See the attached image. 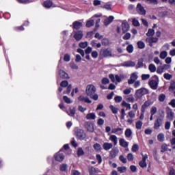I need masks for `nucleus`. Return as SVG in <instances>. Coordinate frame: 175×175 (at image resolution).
<instances>
[{"instance_id": "f257e3e1", "label": "nucleus", "mask_w": 175, "mask_h": 175, "mask_svg": "<svg viewBox=\"0 0 175 175\" xmlns=\"http://www.w3.org/2000/svg\"><path fill=\"white\" fill-rule=\"evenodd\" d=\"M96 92V88L94 85H88L86 87V95L90 96V99L93 100H98L99 95L95 94Z\"/></svg>"}, {"instance_id": "f03ea898", "label": "nucleus", "mask_w": 175, "mask_h": 175, "mask_svg": "<svg viewBox=\"0 0 175 175\" xmlns=\"http://www.w3.org/2000/svg\"><path fill=\"white\" fill-rule=\"evenodd\" d=\"M113 57V51L111 48H103L100 51V58H109Z\"/></svg>"}, {"instance_id": "7ed1b4c3", "label": "nucleus", "mask_w": 175, "mask_h": 175, "mask_svg": "<svg viewBox=\"0 0 175 175\" xmlns=\"http://www.w3.org/2000/svg\"><path fill=\"white\" fill-rule=\"evenodd\" d=\"M75 136L79 140H85L87 137V133H85V131L82 129L77 128L75 129Z\"/></svg>"}, {"instance_id": "20e7f679", "label": "nucleus", "mask_w": 175, "mask_h": 175, "mask_svg": "<svg viewBox=\"0 0 175 175\" xmlns=\"http://www.w3.org/2000/svg\"><path fill=\"white\" fill-rule=\"evenodd\" d=\"M152 79H153L149 81L148 84L152 90H157L158 84L159 83V77H158L157 75H154L152 77Z\"/></svg>"}, {"instance_id": "39448f33", "label": "nucleus", "mask_w": 175, "mask_h": 175, "mask_svg": "<svg viewBox=\"0 0 175 175\" xmlns=\"http://www.w3.org/2000/svg\"><path fill=\"white\" fill-rule=\"evenodd\" d=\"M64 151V149H60V150L55 154V159L57 162H62L65 159V155L64 153H62Z\"/></svg>"}, {"instance_id": "423d86ee", "label": "nucleus", "mask_w": 175, "mask_h": 175, "mask_svg": "<svg viewBox=\"0 0 175 175\" xmlns=\"http://www.w3.org/2000/svg\"><path fill=\"white\" fill-rule=\"evenodd\" d=\"M136 10H137V13L139 14H140L141 16H146V14L147 13V12L144 10V7H143V5H142V4L140 3H139L137 5Z\"/></svg>"}, {"instance_id": "0eeeda50", "label": "nucleus", "mask_w": 175, "mask_h": 175, "mask_svg": "<svg viewBox=\"0 0 175 175\" xmlns=\"http://www.w3.org/2000/svg\"><path fill=\"white\" fill-rule=\"evenodd\" d=\"M83 36H84V34L83 33V31L79 30V31H75L73 38L74 39H75L77 42H80V40L83 39Z\"/></svg>"}, {"instance_id": "6e6552de", "label": "nucleus", "mask_w": 175, "mask_h": 175, "mask_svg": "<svg viewBox=\"0 0 175 175\" xmlns=\"http://www.w3.org/2000/svg\"><path fill=\"white\" fill-rule=\"evenodd\" d=\"M147 94H148V90L144 88L138 89L135 92V95H137V96H143V95H147Z\"/></svg>"}, {"instance_id": "1a4fd4ad", "label": "nucleus", "mask_w": 175, "mask_h": 175, "mask_svg": "<svg viewBox=\"0 0 175 175\" xmlns=\"http://www.w3.org/2000/svg\"><path fill=\"white\" fill-rule=\"evenodd\" d=\"M84 125L88 132H90L91 133H92L94 131H95V129L94 128V124H92V122H85Z\"/></svg>"}, {"instance_id": "9d476101", "label": "nucleus", "mask_w": 175, "mask_h": 175, "mask_svg": "<svg viewBox=\"0 0 175 175\" xmlns=\"http://www.w3.org/2000/svg\"><path fill=\"white\" fill-rule=\"evenodd\" d=\"M139 79V76H137V72H133L131 75L129 79H128V84H133L135 81H136Z\"/></svg>"}, {"instance_id": "9b49d317", "label": "nucleus", "mask_w": 175, "mask_h": 175, "mask_svg": "<svg viewBox=\"0 0 175 175\" xmlns=\"http://www.w3.org/2000/svg\"><path fill=\"white\" fill-rule=\"evenodd\" d=\"M163 120L161 118H157V120L154 121V129L158 130L159 127L162 125V122Z\"/></svg>"}, {"instance_id": "f8f14e48", "label": "nucleus", "mask_w": 175, "mask_h": 175, "mask_svg": "<svg viewBox=\"0 0 175 175\" xmlns=\"http://www.w3.org/2000/svg\"><path fill=\"white\" fill-rule=\"evenodd\" d=\"M124 129L120 127H117L112 129L111 133H115V135H118V136H120V135H122L124 133Z\"/></svg>"}, {"instance_id": "ddd939ff", "label": "nucleus", "mask_w": 175, "mask_h": 175, "mask_svg": "<svg viewBox=\"0 0 175 175\" xmlns=\"http://www.w3.org/2000/svg\"><path fill=\"white\" fill-rule=\"evenodd\" d=\"M151 105H152V102H151V100H148L145 101L142 106L141 110H144V111H146V109L150 107Z\"/></svg>"}, {"instance_id": "4468645a", "label": "nucleus", "mask_w": 175, "mask_h": 175, "mask_svg": "<svg viewBox=\"0 0 175 175\" xmlns=\"http://www.w3.org/2000/svg\"><path fill=\"white\" fill-rule=\"evenodd\" d=\"M78 100L80 102H85V103H92V101L90 100V98L85 97L84 96H79Z\"/></svg>"}, {"instance_id": "2eb2a0df", "label": "nucleus", "mask_w": 175, "mask_h": 175, "mask_svg": "<svg viewBox=\"0 0 175 175\" xmlns=\"http://www.w3.org/2000/svg\"><path fill=\"white\" fill-rule=\"evenodd\" d=\"M129 28H130V26L128 22L122 23V29L123 33H126V32H128L129 31Z\"/></svg>"}, {"instance_id": "dca6fc26", "label": "nucleus", "mask_w": 175, "mask_h": 175, "mask_svg": "<svg viewBox=\"0 0 175 175\" xmlns=\"http://www.w3.org/2000/svg\"><path fill=\"white\" fill-rule=\"evenodd\" d=\"M83 27V23L79 21H75L72 23V28L73 29L79 30L80 28Z\"/></svg>"}, {"instance_id": "f3484780", "label": "nucleus", "mask_w": 175, "mask_h": 175, "mask_svg": "<svg viewBox=\"0 0 175 175\" xmlns=\"http://www.w3.org/2000/svg\"><path fill=\"white\" fill-rule=\"evenodd\" d=\"M103 147L105 151H109V150L113 148V144L105 142L103 144Z\"/></svg>"}, {"instance_id": "a211bd4d", "label": "nucleus", "mask_w": 175, "mask_h": 175, "mask_svg": "<svg viewBox=\"0 0 175 175\" xmlns=\"http://www.w3.org/2000/svg\"><path fill=\"white\" fill-rule=\"evenodd\" d=\"M53 3L51 0H46V1H44V6L46 9H50V8H51V6H53Z\"/></svg>"}, {"instance_id": "6ab92c4d", "label": "nucleus", "mask_w": 175, "mask_h": 175, "mask_svg": "<svg viewBox=\"0 0 175 175\" xmlns=\"http://www.w3.org/2000/svg\"><path fill=\"white\" fill-rule=\"evenodd\" d=\"M59 75L62 79H69V75L62 70L59 71Z\"/></svg>"}, {"instance_id": "aec40b11", "label": "nucleus", "mask_w": 175, "mask_h": 175, "mask_svg": "<svg viewBox=\"0 0 175 175\" xmlns=\"http://www.w3.org/2000/svg\"><path fill=\"white\" fill-rule=\"evenodd\" d=\"M143 62H144V59L143 58L139 59L136 65V68L139 69L140 68H143V66H144V64Z\"/></svg>"}, {"instance_id": "412c9836", "label": "nucleus", "mask_w": 175, "mask_h": 175, "mask_svg": "<svg viewBox=\"0 0 175 175\" xmlns=\"http://www.w3.org/2000/svg\"><path fill=\"white\" fill-rule=\"evenodd\" d=\"M119 143L120 146H121V147H124V148H126V147H128V142L125 141L123 138H121L119 140Z\"/></svg>"}, {"instance_id": "4be33fe9", "label": "nucleus", "mask_w": 175, "mask_h": 175, "mask_svg": "<svg viewBox=\"0 0 175 175\" xmlns=\"http://www.w3.org/2000/svg\"><path fill=\"white\" fill-rule=\"evenodd\" d=\"M174 117V113L172 111V110L167 111V118L170 120V121H173V118Z\"/></svg>"}, {"instance_id": "5701e85b", "label": "nucleus", "mask_w": 175, "mask_h": 175, "mask_svg": "<svg viewBox=\"0 0 175 175\" xmlns=\"http://www.w3.org/2000/svg\"><path fill=\"white\" fill-rule=\"evenodd\" d=\"M109 140H111V142L113 143L114 146H117V144L118 143V140L117 139V136L114 135H110Z\"/></svg>"}, {"instance_id": "b1692460", "label": "nucleus", "mask_w": 175, "mask_h": 175, "mask_svg": "<svg viewBox=\"0 0 175 175\" xmlns=\"http://www.w3.org/2000/svg\"><path fill=\"white\" fill-rule=\"evenodd\" d=\"M93 148L96 152H100V151H102V146H100V145L98 143L94 144Z\"/></svg>"}, {"instance_id": "393cba45", "label": "nucleus", "mask_w": 175, "mask_h": 175, "mask_svg": "<svg viewBox=\"0 0 175 175\" xmlns=\"http://www.w3.org/2000/svg\"><path fill=\"white\" fill-rule=\"evenodd\" d=\"M94 24H95V21H94V19L91 18L90 20L87 21L86 27H87V28H91V27H94Z\"/></svg>"}, {"instance_id": "a878e982", "label": "nucleus", "mask_w": 175, "mask_h": 175, "mask_svg": "<svg viewBox=\"0 0 175 175\" xmlns=\"http://www.w3.org/2000/svg\"><path fill=\"white\" fill-rule=\"evenodd\" d=\"M85 118L87 120H95L96 116L95 115V113H90L86 115Z\"/></svg>"}, {"instance_id": "bb28decb", "label": "nucleus", "mask_w": 175, "mask_h": 175, "mask_svg": "<svg viewBox=\"0 0 175 175\" xmlns=\"http://www.w3.org/2000/svg\"><path fill=\"white\" fill-rule=\"evenodd\" d=\"M68 116H70V117H75V115L76 114V108L73 107L70 108L69 109V112H68Z\"/></svg>"}, {"instance_id": "cd10ccee", "label": "nucleus", "mask_w": 175, "mask_h": 175, "mask_svg": "<svg viewBox=\"0 0 175 175\" xmlns=\"http://www.w3.org/2000/svg\"><path fill=\"white\" fill-rule=\"evenodd\" d=\"M154 35H155V30L154 29H148L146 36L150 38V36H154Z\"/></svg>"}, {"instance_id": "c85d7f7f", "label": "nucleus", "mask_w": 175, "mask_h": 175, "mask_svg": "<svg viewBox=\"0 0 175 175\" xmlns=\"http://www.w3.org/2000/svg\"><path fill=\"white\" fill-rule=\"evenodd\" d=\"M109 156L112 159H113V158H116L117 157V150L116 149H112L110 151Z\"/></svg>"}, {"instance_id": "c756f323", "label": "nucleus", "mask_w": 175, "mask_h": 175, "mask_svg": "<svg viewBox=\"0 0 175 175\" xmlns=\"http://www.w3.org/2000/svg\"><path fill=\"white\" fill-rule=\"evenodd\" d=\"M122 106H124V107H126V110H131V104L127 103L125 100H123L122 102Z\"/></svg>"}, {"instance_id": "7c9ffc66", "label": "nucleus", "mask_w": 175, "mask_h": 175, "mask_svg": "<svg viewBox=\"0 0 175 175\" xmlns=\"http://www.w3.org/2000/svg\"><path fill=\"white\" fill-rule=\"evenodd\" d=\"M124 135L126 137H131L132 136V130L131 129H126Z\"/></svg>"}, {"instance_id": "2f4dec72", "label": "nucleus", "mask_w": 175, "mask_h": 175, "mask_svg": "<svg viewBox=\"0 0 175 175\" xmlns=\"http://www.w3.org/2000/svg\"><path fill=\"white\" fill-rule=\"evenodd\" d=\"M138 46V49H140L141 50H143L144 47H146V44L143 41H138L137 43Z\"/></svg>"}, {"instance_id": "473e14b6", "label": "nucleus", "mask_w": 175, "mask_h": 175, "mask_svg": "<svg viewBox=\"0 0 175 175\" xmlns=\"http://www.w3.org/2000/svg\"><path fill=\"white\" fill-rule=\"evenodd\" d=\"M148 68L150 72H151L152 73H154V72H157V67L153 64H150Z\"/></svg>"}, {"instance_id": "72a5a7b5", "label": "nucleus", "mask_w": 175, "mask_h": 175, "mask_svg": "<svg viewBox=\"0 0 175 175\" xmlns=\"http://www.w3.org/2000/svg\"><path fill=\"white\" fill-rule=\"evenodd\" d=\"M157 140H159L161 142H165V135L163 133H159L157 135Z\"/></svg>"}, {"instance_id": "f704fd0d", "label": "nucleus", "mask_w": 175, "mask_h": 175, "mask_svg": "<svg viewBox=\"0 0 175 175\" xmlns=\"http://www.w3.org/2000/svg\"><path fill=\"white\" fill-rule=\"evenodd\" d=\"M110 42L109 41V39L107 38H103L101 40V44L102 46H109Z\"/></svg>"}, {"instance_id": "c9c22d12", "label": "nucleus", "mask_w": 175, "mask_h": 175, "mask_svg": "<svg viewBox=\"0 0 175 175\" xmlns=\"http://www.w3.org/2000/svg\"><path fill=\"white\" fill-rule=\"evenodd\" d=\"M109 109L111 110L113 114H117L118 113V108H116L113 105H110Z\"/></svg>"}, {"instance_id": "e433bc0d", "label": "nucleus", "mask_w": 175, "mask_h": 175, "mask_svg": "<svg viewBox=\"0 0 175 175\" xmlns=\"http://www.w3.org/2000/svg\"><path fill=\"white\" fill-rule=\"evenodd\" d=\"M142 126H143V122H142L141 120H138L136 123H135V127L137 129H142Z\"/></svg>"}, {"instance_id": "4c0bfd02", "label": "nucleus", "mask_w": 175, "mask_h": 175, "mask_svg": "<svg viewBox=\"0 0 175 175\" xmlns=\"http://www.w3.org/2000/svg\"><path fill=\"white\" fill-rule=\"evenodd\" d=\"M85 152L83 150V148H79L77 150V156L78 157H82V155H84Z\"/></svg>"}, {"instance_id": "58836bf2", "label": "nucleus", "mask_w": 175, "mask_h": 175, "mask_svg": "<svg viewBox=\"0 0 175 175\" xmlns=\"http://www.w3.org/2000/svg\"><path fill=\"white\" fill-rule=\"evenodd\" d=\"M167 57V52L164 51H162L160 53V58L161 59H165V58H166Z\"/></svg>"}, {"instance_id": "ea45409f", "label": "nucleus", "mask_w": 175, "mask_h": 175, "mask_svg": "<svg viewBox=\"0 0 175 175\" xmlns=\"http://www.w3.org/2000/svg\"><path fill=\"white\" fill-rule=\"evenodd\" d=\"M114 100H115L116 103H120L122 102V96H116L114 98Z\"/></svg>"}, {"instance_id": "a19ab883", "label": "nucleus", "mask_w": 175, "mask_h": 175, "mask_svg": "<svg viewBox=\"0 0 175 175\" xmlns=\"http://www.w3.org/2000/svg\"><path fill=\"white\" fill-rule=\"evenodd\" d=\"M118 172H119L120 173H125V172H126V167L125 166L118 167Z\"/></svg>"}, {"instance_id": "79ce46f5", "label": "nucleus", "mask_w": 175, "mask_h": 175, "mask_svg": "<svg viewBox=\"0 0 175 175\" xmlns=\"http://www.w3.org/2000/svg\"><path fill=\"white\" fill-rule=\"evenodd\" d=\"M135 65H136V64H135V62H126L124 64V66H127V67L135 66Z\"/></svg>"}, {"instance_id": "37998d69", "label": "nucleus", "mask_w": 175, "mask_h": 175, "mask_svg": "<svg viewBox=\"0 0 175 175\" xmlns=\"http://www.w3.org/2000/svg\"><path fill=\"white\" fill-rule=\"evenodd\" d=\"M165 99H166V95L164 94H161L159 96V102H165Z\"/></svg>"}, {"instance_id": "c03bdc74", "label": "nucleus", "mask_w": 175, "mask_h": 175, "mask_svg": "<svg viewBox=\"0 0 175 175\" xmlns=\"http://www.w3.org/2000/svg\"><path fill=\"white\" fill-rule=\"evenodd\" d=\"M99 23H100V18H98V19H97V20L96 21V25H95V27H94V32L96 31H98V28H99V27H100Z\"/></svg>"}, {"instance_id": "a18cd8bd", "label": "nucleus", "mask_w": 175, "mask_h": 175, "mask_svg": "<svg viewBox=\"0 0 175 175\" xmlns=\"http://www.w3.org/2000/svg\"><path fill=\"white\" fill-rule=\"evenodd\" d=\"M61 87L65 88L69 85V82L68 81H62L60 83Z\"/></svg>"}, {"instance_id": "49530a36", "label": "nucleus", "mask_w": 175, "mask_h": 175, "mask_svg": "<svg viewBox=\"0 0 175 175\" xmlns=\"http://www.w3.org/2000/svg\"><path fill=\"white\" fill-rule=\"evenodd\" d=\"M166 151H167V144H163L161 146V152H166Z\"/></svg>"}, {"instance_id": "de8ad7c7", "label": "nucleus", "mask_w": 175, "mask_h": 175, "mask_svg": "<svg viewBox=\"0 0 175 175\" xmlns=\"http://www.w3.org/2000/svg\"><path fill=\"white\" fill-rule=\"evenodd\" d=\"M71 91H72V85H68L66 89V91H64V94H67V95H69Z\"/></svg>"}, {"instance_id": "09e8293b", "label": "nucleus", "mask_w": 175, "mask_h": 175, "mask_svg": "<svg viewBox=\"0 0 175 175\" xmlns=\"http://www.w3.org/2000/svg\"><path fill=\"white\" fill-rule=\"evenodd\" d=\"M101 83L104 85L109 84L110 83V80L107 77H104L103 78Z\"/></svg>"}, {"instance_id": "8fccbe9b", "label": "nucleus", "mask_w": 175, "mask_h": 175, "mask_svg": "<svg viewBox=\"0 0 175 175\" xmlns=\"http://www.w3.org/2000/svg\"><path fill=\"white\" fill-rule=\"evenodd\" d=\"M124 40H129L131 39V33H126L122 37Z\"/></svg>"}, {"instance_id": "3c124183", "label": "nucleus", "mask_w": 175, "mask_h": 175, "mask_svg": "<svg viewBox=\"0 0 175 175\" xmlns=\"http://www.w3.org/2000/svg\"><path fill=\"white\" fill-rule=\"evenodd\" d=\"M139 150V145L137 144H134L133 146H132V148H131V151L133 152H136V151H138Z\"/></svg>"}, {"instance_id": "603ef678", "label": "nucleus", "mask_w": 175, "mask_h": 175, "mask_svg": "<svg viewBox=\"0 0 175 175\" xmlns=\"http://www.w3.org/2000/svg\"><path fill=\"white\" fill-rule=\"evenodd\" d=\"M148 3H150L152 5H158L159 2H158V0H146Z\"/></svg>"}, {"instance_id": "864d4df0", "label": "nucleus", "mask_w": 175, "mask_h": 175, "mask_svg": "<svg viewBox=\"0 0 175 175\" xmlns=\"http://www.w3.org/2000/svg\"><path fill=\"white\" fill-rule=\"evenodd\" d=\"M126 51H127L128 53H133V45L129 44V46H127V47H126Z\"/></svg>"}, {"instance_id": "5fc2aeb1", "label": "nucleus", "mask_w": 175, "mask_h": 175, "mask_svg": "<svg viewBox=\"0 0 175 175\" xmlns=\"http://www.w3.org/2000/svg\"><path fill=\"white\" fill-rule=\"evenodd\" d=\"M89 173L90 175L95 174L96 173V169L94 167L89 168Z\"/></svg>"}, {"instance_id": "6e6d98bb", "label": "nucleus", "mask_w": 175, "mask_h": 175, "mask_svg": "<svg viewBox=\"0 0 175 175\" xmlns=\"http://www.w3.org/2000/svg\"><path fill=\"white\" fill-rule=\"evenodd\" d=\"M163 77H164V79H165V80H170L172 79V77H173V75H172L169 73H165L163 75Z\"/></svg>"}, {"instance_id": "4d7b16f0", "label": "nucleus", "mask_w": 175, "mask_h": 175, "mask_svg": "<svg viewBox=\"0 0 175 175\" xmlns=\"http://www.w3.org/2000/svg\"><path fill=\"white\" fill-rule=\"evenodd\" d=\"M94 38L96 39H98V40H101V39H103V36L100 35V33H99L98 32L96 33V34L94 35Z\"/></svg>"}, {"instance_id": "13d9d810", "label": "nucleus", "mask_w": 175, "mask_h": 175, "mask_svg": "<svg viewBox=\"0 0 175 175\" xmlns=\"http://www.w3.org/2000/svg\"><path fill=\"white\" fill-rule=\"evenodd\" d=\"M132 23L134 27H140V23H139V21L137 19H133Z\"/></svg>"}, {"instance_id": "bf43d9fd", "label": "nucleus", "mask_w": 175, "mask_h": 175, "mask_svg": "<svg viewBox=\"0 0 175 175\" xmlns=\"http://www.w3.org/2000/svg\"><path fill=\"white\" fill-rule=\"evenodd\" d=\"M157 107H152L151 109H150V114L152 116H154L157 113Z\"/></svg>"}, {"instance_id": "052dcab7", "label": "nucleus", "mask_w": 175, "mask_h": 175, "mask_svg": "<svg viewBox=\"0 0 175 175\" xmlns=\"http://www.w3.org/2000/svg\"><path fill=\"white\" fill-rule=\"evenodd\" d=\"M64 61L66 62H69L70 61V55L66 53L64 55Z\"/></svg>"}, {"instance_id": "680f3d73", "label": "nucleus", "mask_w": 175, "mask_h": 175, "mask_svg": "<svg viewBox=\"0 0 175 175\" xmlns=\"http://www.w3.org/2000/svg\"><path fill=\"white\" fill-rule=\"evenodd\" d=\"M163 68H162V66H160L159 67H157V73H158L159 75H162V73H163Z\"/></svg>"}, {"instance_id": "e2e57ef3", "label": "nucleus", "mask_w": 175, "mask_h": 175, "mask_svg": "<svg viewBox=\"0 0 175 175\" xmlns=\"http://www.w3.org/2000/svg\"><path fill=\"white\" fill-rule=\"evenodd\" d=\"M87 46H88V42H87L79 43V47H81V49H85V47H87Z\"/></svg>"}, {"instance_id": "0e129e2a", "label": "nucleus", "mask_w": 175, "mask_h": 175, "mask_svg": "<svg viewBox=\"0 0 175 175\" xmlns=\"http://www.w3.org/2000/svg\"><path fill=\"white\" fill-rule=\"evenodd\" d=\"M96 159L98 161V165H100V163H102V156H100V154H96Z\"/></svg>"}, {"instance_id": "69168bd1", "label": "nucleus", "mask_w": 175, "mask_h": 175, "mask_svg": "<svg viewBox=\"0 0 175 175\" xmlns=\"http://www.w3.org/2000/svg\"><path fill=\"white\" fill-rule=\"evenodd\" d=\"M139 165L142 167H147V163H146V161H144L143 160L139 161Z\"/></svg>"}, {"instance_id": "338daca9", "label": "nucleus", "mask_w": 175, "mask_h": 175, "mask_svg": "<svg viewBox=\"0 0 175 175\" xmlns=\"http://www.w3.org/2000/svg\"><path fill=\"white\" fill-rule=\"evenodd\" d=\"M133 154L132 153H129L127 154V159L129 162L133 161Z\"/></svg>"}, {"instance_id": "774afa93", "label": "nucleus", "mask_w": 175, "mask_h": 175, "mask_svg": "<svg viewBox=\"0 0 175 175\" xmlns=\"http://www.w3.org/2000/svg\"><path fill=\"white\" fill-rule=\"evenodd\" d=\"M150 78V74H143L142 75V80H148Z\"/></svg>"}]
</instances>
